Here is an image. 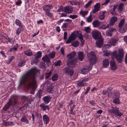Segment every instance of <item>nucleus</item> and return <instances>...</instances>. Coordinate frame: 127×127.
<instances>
[{
  "instance_id": "obj_1",
  "label": "nucleus",
  "mask_w": 127,
  "mask_h": 127,
  "mask_svg": "<svg viewBox=\"0 0 127 127\" xmlns=\"http://www.w3.org/2000/svg\"><path fill=\"white\" fill-rule=\"evenodd\" d=\"M36 68L34 67L31 68L28 72L27 73L24 75L20 80L19 86L22 83L26 82L28 83V86L32 90H34L36 88V82L35 79V75L37 71Z\"/></svg>"
},
{
  "instance_id": "obj_2",
  "label": "nucleus",
  "mask_w": 127,
  "mask_h": 127,
  "mask_svg": "<svg viewBox=\"0 0 127 127\" xmlns=\"http://www.w3.org/2000/svg\"><path fill=\"white\" fill-rule=\"evenodd\" d=\"M118 54L117 51H115L113 52L111 55L113 58H115L117 61L119 63H121L122 62V59L124 57V52L122 49H119L118 50Z\"/></svg>"
},
{
  "instance_id": "obj_3",
  "label": "nucleus",
  "mask_w": 127,
  "mask_h": 127,
  "mask_svg": "<svg viewBox=\"0 0 127 127\" xmlns=\"http://www.w3.org/2000/svg\"><path fill=\"white\" fill-rule=\"evenodd\" d=\"M125 19H122L119 24V30L120 32L123 33L125 32L127 30V26L126 24L125 23Z\"/></svg>"
},
{
  "instance_id": "obj_4",
  "label": "nucleus",
  "mask_w": 127,
  "mask_h": 127,
  "mask_svg": "<svg viewBox=\"0 0 127 127\" xmlns=\"http://www.w3.org/2000/svg\"><path fill=\"white\" fill-rule=\"evenodd\" d=\"M14 101L13 102H12V99L11 98L9 99L8 102L6 103L5 105L3 108L4 110H6L10 107V105H14L17 104V99L15 98H14Z\"/></svg>"
},
{
  "instance_id": "obj_5",
  "label": "nucleus",
  "mask_w": 127,
  "mask_h": 127,
  "mask_svg": "<svg viewBox=\"0 0 127 127\" xmlns=\"http://www.w3.org/2000/svg\"><path fill=\"white\" fill-rule=\"evenodd\" d=\"M88 59L91 63H93L94 61L96 60V57L94 52L92 51L90 52Z\"/></svg>"
},
{
  "instance_id": "obj_6",
  "label": "nucleus",
  "mask_w": 127,
  "mask_h": 127,
  "mask_svg": "<svg viewBox=\"0 0 127 127\" xmlns=\"http://www.w3.org/2000/svg\"><path fill=\"white\" fill-rule=\"evenodd\" d=\"M92 34L93 37L95 39L102 38L100 33L97 31H93L92 32Z\"/></svg>"
},
{
  "instance_id": "obj_7",
  "label": "nucleus",
  "mask_w": 127,
  "mask_h": 127,
  "mask_svg": "<svg viewBox=\"0 0 127 127\" xmlns=\"http://www.w3.org/2000/svg\"><path fill=\"white\" fill-rule=\"evenodd\" d=\"M110 66L111 67V70L114 71L117 69V66L114 60H112L110 61Z\"/></svg>"
},
{
  "instance_id": "obj_8",
  "label": "nucleus",
  "mask_w": 127,
  "mask_h": 127,
  "mask_svg": "<svg viewBox=\"0 0 127 127\" xmlns=\"http://www.w3.org/2000/svg\"><path fill=\"white\" fill-rule=\"evenodd\" d=\"M76 37V35L73 33H72L71 35L69 37L68 39L66 42V43L68 44L70 43L71 41L75 39Z\"/></svg>"
},
{
  "instance_id": "obj_9",
  "label": "nucleus",
  "mask_w": 127,
  "mask_h": 127,
  "mask_svg": "<svg viewBox=\"0 0 127 127\" xmlns=\"http://www.w3.org/2000/svg\"><path fill=\"white\" fill-rule=\"evenodd\" d=\"M64 70L65 73L69 75L70 76H72L73 74V69H70L69 67L65 68Z\"/></svg>"
},
{
  "instance_id": "obj_10",
  "label": "nucleus",
  "mask_w": 127,
  "mask_h": 127,
  "mask_svg": "<svg viewBox=\"0 0 127 127\" xmlns=\"http://www.w3.org/2000/svg\"><path fill=\"white\" fill-rule=\"evenodd\" d=\"M63 11L67 13H71L73 12L72 8L69 6H66L64 7Z\"/></svg>"
},
{
  "instance_id": "obj_11",
  "label": "nucleus",
  "mask_w": 127,
  "mask_h": 127,
  "mask_svg": "<svg viewBox=\"0 0 127 127\" xmlns=\"http://www.w3.org/2000/svg\"><path fill=\"white\" fill-rule=\"evenodd\" d=\"M118 40L114 38H112L108 41V43L110 45L115 46L117 43Z\"/></svg>"
},
{
  "instance_id": "obj_12",
  "label": "nucleus",
  "mask_w": 127,
  "mask_h": 127,
  "mask_svg": "<svg viewBox=\"0 0 127 127\" xmlns=\"http://www.w3.org/2000/svg\"><path fill=\"white\" fill-rule=\"evenodd\" d=\"M96 41V44L97 47L100 48L101 47L103 44V40L102 38L97 39Z\"/></svg>"
},
{
  "instance_id": "obj_13",
  "label": "nucleus",
  "mask_w": 127,
  "mask_h": 127,
  "mask_svg": "<svg viewBox=\"0 0 127 127\" xmlns=\"http://www.w3.org/2000/svg\"><path fill=\"white\" fill-rule=\"evenodd\" d=\"M77 59L76 58L73 59L69 63V65L70 67L72 68L75 67L76 64Z\"/></svg>"
},
{
  "instance_id": "obj_14",
  "label": "nucleus",
  "mask_w": 127,
  "mask_h": 127,
  "mask_svg": "<svg viewBox=\"0 0 127 127\" xmlns=\"http://www.w3.org/2000/svg\"><path fill=\"white\" fill-rule=\"evenodd\" d=\"M109 64V60L107 59H105L103 60L102 62L103 66L106 68L108 67Z\"/></svg>"
},
{
  "instance_id": "obj_15",
  "label": "nucleus",
  "mask_w": 127,
  "mask_h": 127,
  "mask_svg": "<svg viewBox=\"0 0 127 127\" xmlns=\"http://www.w3.org/2000/svg\"><path fill=\"white\" fill-rule=\"evenodd\" d=\"M91 69V68H90L89 67L86 66L85 67L83 68L81 70V73L82 74H86Z\"/></svg>"
},
{
  "instance_id": "obj_16",
  "label": "nucleus",
  "mask_w": 127,
  "mask_h": 127,
  "mask_svg": "<svg viewBox=\"0 0 127 127\" xmlns=\"http://www.w3.org/2000/svg\"><path fill=\"white\" fill-rule=\"evenodd\" d=\"M105 11L101 12L99 13L98 15L99 18L101 20H103L105 18Z\"/></svg>"
},
{
  "instance_id": "obj_17",
  "label": "nucleus",
  "mask_w": 127,
  "mask_h": 127,
  "mask_svg": "<svg viewBox=\"0 0 127 127\" xmlns=\"http://www.w3.org/2000/svg\"><path fill=\"white\" fill-rule=\"evenodd\" d=\"M117 17L114 16L109 21L110 24L111 26L113 25L114 23L117 21Z\"/></svg>"
},
{
  "instance_id": "obj_18",
  "label": "nucleus",
  "mask_w": 127,
  "mask_h": 127,
  "mask_svg": "<svg viewBox=\"0 0 127 127\" xmlns=\"http://www.w3.org/2000/svg\"><path fill=\"white\" fill-rule=\"evenodd\" d=\"M42 60L43 61L46 63H49L50 62V59L47 55L43 57Z\"/></svg>"
},
{
  "instance_id": "obj_19",
  "label": "nucleus",
  "mask_w": 127,
  "mask_h": 127,
  "mask_svg": "<svg viewBox=\"0 0 127 127\" xmlns=\"http://www.w3.org/2000/svg\"><path fill=\"white\" fill-rule=\"evenodd\" d=\"M43 120L44 123L47 125L49 121V118L46 115H44L43 116Z\"/></svg>"
},
{
  "instance_id": "obj_20",
  "label": "nucleus",
  "mask_w": 127,
  "mask_h": 127,
  "mask_svg": "<svg viewBox=\"0 0 127 127\" xmlns=\"http://www.w3.org/2000/svg\"><path fill=\"white\" fill-rule=\"evenodd\" d=\"M78 58L81 61L83 60L84 58V54L82 52H80L78 53Z\"/></svg>"
},
{
  "instance_id": "obj_21",
  "label": "nucleus",
  "mask_w": 127,
  "mask_h": 127,
  "mask_svg": "<svg viewBox=\"0 0 127 127\" xmlns=\"http://www.w3.org/2000/svg\"><path fill=\"white\" fill-rule=\"evenodd\" d=\"M76 55L75 52L73 51L67 55V57L69 59H70L74 57Z\"/></svg>"
},
{
  "instance_id": "obj_22",
  "label": "nucleus",
  "mask_w": 127,
  "mask_h": 127,
  "mask_svg": "<svg viewBox=\"0 0 127 127\" xmlns=\"http://www.w3.org/2000/svg\"><path fill=\"white\" fill-rule=\"evenodd\" d=\"M40 106L43 111H45L46 110H49V107L48 106L46 105L43 103L41 104L40 105Z\"/></svg>"
},
{
  "instance_id": "obj_23",
  "label": "nucleus",
  "mask_w": 127,
  "mask_h": 127,
  "mask_svg": "<svg viewBox=\"0 0 127 127\" xmlns=\"http://www.w3.org/2000/svg\"><path fill=\"white\" fill-rule=\"evenodd\" d=\"M113 114L120 117L122 115H123V114H122L120 112V111L118 109H116L115 108L114 110Z\"/></svg>"
},
{
  "instance_id": "obj_24",
  "label": "nucleus",
  "mask_w": 127,
  "mask_h": 127,
  "mask_svg": "<svg viewBox=\"0 0 127 127\" xmlns=\"http://www.w3.org/2000/svg\"><path fill=\"white\" fill-rule=\"evenodd\" d=\"M101 24L100 22L97 20H96L93 21V26L95 27H99Z\"/></svg>"
},
{
  "instance_id": "obj_25",
  "label": "nucleus",
  "mask_w": 127,
  "mask_h": 127,
  "mask_svg": "<svg viewBox=\"0 0 127 127\" xmlns=\"http://www.w3.org/2000/svg\"><path fill=\"white\" fill-rule=\"evenodd\" d=\"M51 97L49 96H46L43 97V99L44 101L46 103H48L50 101Z\"/></svg>"
},
{
  "instance_id": "obj_26",
  "label": "nucleus",
  "mask_w": 127,
  "mask_h": 127,
  "mask_svg": "<svg viewBox=\"0 0 127 127\" xmlns=\"http://www.w3.org/2000/svg\"><path fill=\"white\" fill-rule=\"evenodd\" d=\"M77 85L78 86H86L87 84L86 83H84L82 81H78L77 82Z\"/></svg>"
},
{
  "instance_id": "obj_27",
  "label": "nucleus",
  "mask_w": 127,
  "mask_h": 127,
  "mask_svg": "<svg viewBox=\"0 0 127 127\" xmlns=\"http://www.w3.org/2000/svg\"><path fill=\"white\" fill-rule=\"evenodd\" d=\"M53 8V6L52 5L48 4L45 5L43 8V10H46V9L49 10L52 9Z\"/></svg>"
},
{
  "instance_id": "obj_28",
  "label": "nucleus",
  "mask_w": 127,
  "mask_h": 127,
  "mask_svg": "<svg viewBox=\"0 0 127 127\" xmlns=\"http://www.w3.org/2000/svg\"><path fill=\"white\" fill-rule=\"evenodd\" d=\"M42 53L40 51L38 52L36 54L35 56V58H38L40 57L41 56ZM36 61H35V60L33 61L34 63H36L37 62V60L36 59Z\"/></svg>"
},
{
  "instance_id": "obj_29",
  "label": "nucleus",
  "mask_w": 127,
  "mask_h": 127,
  "mask_svg": "<svg viewBox=\"0 0 127 127\" xmlns=\"http://www.w3.org/2000/svg\"><path fill=\"white\" fill-rule=\"evenodd\" d=\"M21 121L27 124H28L29 123V121L28 119L25 116H23L22 117L21 119Z\"/></svg>"
},
{
  "instance_id": "obj_30",
  "label": "nucleus",
  "mask_w": 127,
  "mask_h": 127,
  "mask_svg": "<svg viewBox=\"0 0 127 127\" xmlns=\"http://www.w3.org/2000/svg\"><path fill=\"white\" fill-rule=\"evenodd\" d=\"M45 11L46 15L49 17H51L52 15V13L50 12V11L49 10H44Z\"/></svg>"
},
{
  "instance_id": "obj_31",
  "label": "nucleus",
  "mask_w": 127,
  "mask_h": 127,
  "mask_svg": "<svg viewBox=\"0 0 127 127\" xmlns=\"http://www.w3.org/2000/svg\"><path fill=\"white\" fill-rule=\"evenodd\" d=\"M22 99L21 100V102L22 104H23L25 101H27L28 100L27 97L24 96H22Z\"/></svg>"
},
{
  "instance_id": "obj_32",
  "label": "nucleus",
  "mask_w": 127,
  "mask_h": 127,
  "mask_svg": "<svg viewBox=\"0 0 127 127\" xmlns=\"http://www.w3.org/2000/svg\"><path fill=\"white\" fill-rule=\"evenodd\" d=\"M79 42L78 41H75L72 43L71 45L73 47H76L79 45Z\"/></svg>"
},
{
  "instance_id": "obj_33",
  "label": "nucleus",
  "mask_w": 127,
  "mask_h": 127,
  "mask_svg": "<svg viewBox=\"0 0 127 127\" xmlns=\"http://www.w3.org/2000/svg\"><path fill=\"white\" fill-rule=\"evenodd\" d=\"M124 4L123 3H121L118 6V10L119 11H122L124 9L123 7Z\"/></svg>"
},
{
  "instance_id": "obj_34",
  "label": "nucleus",
  "mask_w": 127,
  "mask_h": 127,
  "mask_svg": "<svg viewBox=\"0 0 127 127\" xmlns=\"http://www.w3.org/2000/svg\"><path fill=\"white\" fill-rule=\"evenodd\" d=\"M55 52L54 51H53L48 54V55L51 58L53 59L55 57Z\"/></svg>"
},
{
  "instance_id": "obj_35",
  "label": "nucleus",
  "mask_w": 127,
  "mask_h": 127,
  "mask_svg": "<svg viewBox=\"0 0 127 127\" xmlns=\"http://www.w3.org/2000/svg\"><path fill=\"white\" fill-rule=\"evenodd\" d=\"M47 72L45 73V77L47 79L50 76L51 73V71H50L48 72V70H47Z\"/></svg>"
},
{
  "instance_id": "obj_36",
  "label": "nucleus",
  "mask_w": 127,
  "mask_h": 127,
  "mask_svg": "<svg viewBox=\"0 0 127 127\" xmlns=\"http://www.w3.org/2000/svg\"><path fill=\"white\" fill-rule=\"evenodd\" d=\"M15 22L16 24L17 25H18L20 27H21V28H22V24H21V23L20 22V21H19L18 19H16L15 21Z\"/></svg>"
},
{
  "instance_id": "obj_37",
  "label": "nucleus",
  "mask_w": 127,
  "mask_h": 127,
  "mask_svg": "<svg viewBox=\"0 0 127 127\" xmlns=\"http://www.w3.org/2000/svg\"><path fill=\"white\" fill-rule=\"evenodd\" d=\"M119 94L118 92L114 93L113 96V98H119Z\"/></svg>"
},
{
  "instance_id": "obj_38",
  "label": "nucleus",
  "mask_w": 127,
  "mask_h": 127,
  "mask_svg": "<svg viewBox=\"0 0 127 127\" xmlns=\"http://www.w3.org/2000/svg\"><path fill=\"white\" fill-rule=\"evenodd\" d=\"M25 62L24 61H20L18 64V65L20 67H22L25 64Z\"/></svg>"
},
{
  "instance_id": "obj_39",
  "label": "nucleus",
  "mask_w": 127,
  "mask_h": 127,
  "mask_svg": "<svg viewBox=\"0 0 127 127\" xmlns=\"http://www.w3.org/2000/svg\"><path fill=\"white\" fill-rule=\"evenodd\" d=\"M18 44H16V45L13 48H11L9 51L10 52H12L13 51H16L18 47Z\"/></svg>"
},
{
  "instance_id": "obj_40",
  "label": "nucleus",
  "mask_w": 127,
  "mask_h": 127,
  "mask_svg": "<svg viewBox=\"0 0 127 127\" xmlns=\"http://www.w3.org/2000/svg\"><path fill=\"white\" fill-rule=\"evenodd\" d=\"M58 78V75L56 74H55L52 76V79L53 81H54L57 80Z\"/></svg>"
},
{
  "instance_id": "obj_41",
  "label": "nucleus",
  "mask_w": 127,
  "mask_h": 127,
  "mask_svg": "<svg viewBox=\"0 0 127 127\" xmlns=\"http://www.w3.org/2000/svg\"><path fill=\"white\" fill-rule=\"evenodd\" d=\"M22 31L23 30L22 28H21V27H20V28H18L16 31V34L17 35H19Z\"/></svg>"
},
{
  "instance_id": "obj_42",
  "label": "nucleus",
  "mask_w": 127,
  "mask_h": 127,
  "mask_svg": "<svg viewBox=\"0 0 127 127\" xmlns=\"http://www.w3.org/2000/svg\"><path fill=\"white\" fill-rule=\"evenodd\" d=\"M114 99L113 100V102L115 104H119L120 103L119 100V98H114Z\"/></svg>"
},
{
  "instance_id": "obj_43",
  "label": "nucleus",
  "mask_w": 127,
  "mask_h": 127,
  "mask_svg": "<svg viewBox=\"0 0 127 127\" xmlns=\"http://www.w3.org/2000/svg\"><path fill=\"white\" fill-rule=\"evenodd\" d=\"M25 54L28 56H31L32 55V52L31 51H26L25 52Z\"/></svg>"
},
{
  "instance_id": "obj_44",
  "label": "nucleus",
  "mask_w": 127,
  "mask_h": 127,
  "mask_svg": "<svg viewBox=\"0 0 127 127\" xmlns=\"http://www.w3.org/2000/svg\"><path fill=\"white\" fill-rule=\"evenodd\" d=\"M92 2L93 1L92 0H90L87 4H85V7L86 8H88Z\"/></svg>"
},
{
  "instance_id": "obj_45",
  "label": "nucleus",
  "mask_w": 127,
  "mask_h": 127,
  "mask_svg": "<svg viewBox=\"0 0 127 127\" xmlns=\"http://www.w3.org/2000/svg\"><path fill=\"white\" fill-rule=\"evenodd\" d=\"M92 16L91 15H90L87 19V21L88 22H91L93 19L92 17Z\"/></svg>"
},
{
  "instance_id": "obj_46",
  "label": "nucleus",
  "mask_w": 127,
  "mask_h": 127,
  "mask_svg": "<svg viewBox=\"0 0 127 127\" xmlns=\"http://www.w3.org/2000/svg\"><path fill=\"white\" fill-rule=\"evenodd\" d=\"M14 57L13 56H12L11 57H9L8 59V60H7V64H9L10 63L12 60L14 59Z\"/></svg>"
},
{
  "instance_id": "obj_47",
  "label": "nucleus",
  "mask_w": 127,
  "mask_h": 127,
  "mask_svg": "<svg viewBox=\"0 0 127 127\" xmlns=\"http://www.w3.org/2000/svg\"><path fill=\"white\" fill-rule=\"evenodd\" d=\"M55 65L56 66H60L61 64V61L59 60L54 63Z\"/></svg>"
},
{
  "instance_id": "obj_48",
  "label": "nucleus",
  "mask_w": 127,
  "mask_h": 127,
  "mask_svg": "<svg viewBox=\"0 0 127 127\" xmlns=\"http://www.w3.org/2000/svg\"><path fill=\"white\" fill-rule=\"evenodd\" d=\"M94 8L99 10L100 7V4L99 3H97L94 6Z\"/></svg>"
},
{
  "instance_id": "obj_49",
  "label": "nucleus",
  "mask_w": 127,
  "mask_h": 127,
  "mask_svg": "<svg viewBox=\"0 0 127 127\" xmlns=\"http://www.w3.org/2000/svg\"><path fill=\"white\" fill-rule=\"evenodd\" d=\"M88 11H81L80 12V14L82 15L83 16H84L86 15L88 13Z\"/></svg>"
},
{
  "instance_id": "obj_50",
  "label": "nucleus",
  "mask_w": 127,
  "mask_h": 127,
  "mask_svg": "<svg viewBox=\"0 0 127 127\" xmlns=\"http://www.w3.org/2000/svg\"><path fill=\"white\" fill-rule=\"evenodd\" d=\"M53 87L52 86L48 87L47 89V91L48 92L51 93Z\"/></svg>"
},
{
  "instance_id": "obj_51",
  "label": "nucleus",
  "mask_w": 127,
  "mask_h": 127,
  "mask_svg": "<svg viewBox=\"0 0 127 127\" xmlns=\"http://www.w3.org/2000/svg\"><path fill=\"white\" fill-rule=\"evenodd\" d=\"M84 30L87 33H89L90 32V30L89 27H87L85 28Z\"/></svg>"
},
{
  "instance_id": "obj_52",
  "label": "nucleus",
  "mask_w": 127,
  "mask_h": 127,
  "mask_svg": "<svg viewBox=\"0 0 127 127\" xmlns=\"http://www.w3.org/2000/svg\"><path fill=\"white\" fill-rule=\"evenodd\" d=\"M69 24V23H65L63 24V25L62 26V27L63 28H66L68 26V24Z\"/></svg>"
},
{
  "instance_id": "obj_53",
  "label": "nucleus",
  "mask_w": 127,
  "mask_h": 127,
  "mask_svg": "<svg viewBox=\"0 0 127 127\" xmlns=\"http://www.w3.org/2000/svg\"><path fill=\"white\" fill-rule=\"evenodd\" d=\"M69 17L73 19H74L76 18L77 17V15H70L69 16Z\"/></svg>"
},
{
  "instance_id": "obj_54",
  "label": "nucleus",
  "mask_w": 127,
  "mask_h": 127,
  "mask_svg": "<svg viewBox=\"0 0 127 127\" xmlns=\"http://www.w3.org/2000/svg\"><path fill=\"white\" fill-rule=\"evenodd\" d=\"M77 36L80 39L83 38L82 34L80 33H78Z\"/></svg>"
},
{
  "instance_id": "obj_55",
  "label": "nucleus",
  "mask_w": 127,
  "mask_h": 127,
  "mask_svg": "<svg viewBox=\"0 0 127 127\" xmlns=\"http://www.w3.org/2000/svg\"><path fill=\"white\" fill-rule=\"evenodd\" d=\"M67 33L66 32H64V39L65 40H66L67 37Z\"/></svg>"
},
{
  "instance_id": "obj_56",
  "label": "nucleus",
  "mask_w": 127,
  "mask_h": 127,
  "mask_svg": "<svg viewBox=\"0 0 127 127\" xmlns=\"http://www.w3.org/2000/svg\"><path fill=\"white\" fill-rule=\"evenodd\" d=\"M115 108H113L112 109H108V111L109 113H110L112 114V113H114V111Z\"/></svg>"
},
{
  "instance_id": "obj_57",
  "label": "nucleus",
  "mask_w": 127,
  "mask_h": 127,
  "mask_svg": "<svg viewBox=\"0 0 127 127\" xmlns=\"http://www.w3.org/2000/svg\"><path fill=\"white\" fill-rule=\"evenodd\" d=\"M36 96L38 98H40L41 97V95L40 92H38L37 93Z\"/></svg>"
},
{
  "instance_id": "obj_58",
  "label": "nucleus",
  "mask_w": 127,
  "mask_h": 127,
  "mask_svg": "<svg viewBox=\"0 0 127 127\" xmlns=\"http://www.w3.org/2000/svg\"><path fill=\"white\" fill-rule=\"evenodd\" d=\"M101 28L102 29L105 30L107 28L106 26L105 25H103L101 26Z\"/></svg>"
},
{
  "instance_id": "obj_59",
  "label": "nucleus",
  "mask_w": 127,
  "mask_h": 127,
  "mask_svg": "<svg viewBox=\"0 0 127 127\" xmlns=\"http://www.w3.org/2000/svg\"><path fill=\"white\" fill-rule=\"evenodd\" d=\"M70 3L72 5H76L77 4V3L73 1H69Z\"/></svg>"
},
{
  "instance_id": "obj_60",
  "label": "nucleus",
  "mask_w": 127,
  "mask_h": 127,
  "mask_svg": "<svg viewBox=\"0 0 127 127\" xmlns=\"http://www.w3.org/2000/svg\"><path fill=\"white\" fill-rule=\"evenodd\" d=\"M61 51L62 55L64 54V49L63 47H62L61 49Z\"/></svg>"
},
{
  "instance_id": "obj_61",
  "label": "nucleus",
  "mask_w": 127,
  "mask_h": 127,
  "mask_svg": "<svg viewBox=\"0 0 127 127\" xmlns=\"http://www.w3.org/2000/svg\"><path fill=\"white\" fill-rule=\"evenodd\" d=\"M63 7L62 6H60L59 9L57 10V11L59 12H60L61 11H63Z\"/></svg>"
},
{
  "instance_id": "obj_62",
  "label": "nucleus",
  "mask_w": 127,
  "mask_h": 127,
  "mask_svg": "<svg viewBox=\"0 0 127 127\" xmlns=\"http://www.w3.org/2000/svg\"><path fill=\"white\" fill-rule=\"evenodd\" d=\"M22 3V1L21 0H18L16 2V5H18Z\"/></svg>"
},
{
  "instance_id": "obj_63",
  "label": "nucleus",
  "mask_w": 127,
  "mask_h": 127,
  "mask_svg": "<svg viewBox=\"0 0 127 127\" xmlns=\"http://www.w3.org/2000/svg\"><path fill=\"white\" fill-rule=\"evenodd\" d=\"M117 4L115 5L113 8V11L114 12L115 10L117 8Z\"/></svg>"
},
{
  "instance_id": "obj_64",
  "label": "nucleus",
  "mask_w": 127,
  "mask_h": 127,
  "mask_svg": "<svg viewBox=\"0 0 127 127\" xmlns=\"http://www.w3.org/2000/svg\"><path fill=\"white\" fill-rule=\"evenodd\" d=\"M125 61L126 64H127V53L126 54L125 59Z\"/></svg>"
}]
</instances>
